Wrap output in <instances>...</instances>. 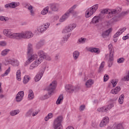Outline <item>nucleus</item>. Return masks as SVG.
<instances>
[{"label": "nucleus", "mask_w": 129, "mask_h": 129, "mask_svg": "<svg viewBox=\"0 0 129 129\" xmlns=\"http://www.w3.org/2000/svg\"><path fill=\"white\" fill-rule=\"evenodd\" d=\"M38 55L40 57L37 60H34L29 66V69L30 70H34L35 68H37L38 66L43 62L44 59H46V60H48L50 61L51 60V57L47 55L44 51L42 50H40L37 52Z\"/></svg>", "instance_id": "f257e3e1"}, {"label": "nucleus", "mask_w": 129, "mask_h": 129, "mask_svg": "<svg viewBox=\"0 0 129 129\" xmlns=\"http://www.w3.org/2000/svg\"><path fill=\"white\" fill-rule=\"evenodd\" d=\"M56 85L57 82L56 81H54L50 84L49 86L46 89L48 93L42 97V99H48V98H50V97L54 94V90L56 89Z\"/></svg>", "instance_id": "f03ea898"}, {"label": "nucleus", "mask_w": 129, "mask_h": 129, "mask_svg": "<svg viewBox=\"0 0 129 129\" xmlns=\"http://www.w3.org/2000/svg\"><path fill=\"white\" fill-rule=\"evenodd\" d=\"M3 34L5 37H7V38H10V39H16V40H18V33L13 32V29L11 28L3 29Z\"/></svg>", "instance_id": "7ed1b4c3"}, {"label": "nucleus", "mask_w": 129, "mask_h": 129, "mask_svg": "<svg viewBox=\"0 0 129 129\" xmlns=\"http://www.w3.org/2000/svg\"><path fill=\"white\" fill-rule=\"evenodd\" d=\"M34 34L31 31H22L18 34L17 40L22 39H31L33 38Z\"/></svg>", "instance_id": "20e7f679"}, {"label": "nucleus", "mask_w": 129, "mask_h": 129, "mask_svg": "<svg viewBox=\"0 0 129 129\" xmlns=\"http://www.w3.org/2000/svg\"><path fill=\"white\" fill-rule=\"evenodd\" d=\"M98 7H99V5L98 4H96L92 7L88 9L85 13L86 18H90V17H91V16H92L96 11H97Z\"/></svg>", "instance_id": "39448f33"}, {"label": "nucleus", "mask_w": 129, "mask_h": 129, "mask_svg": "<svg viewBox=\"0 0 129 129\" xmlns=\"http://www.w3.org/2000/svg\"><path fill=\"white\" fill-rule=\"evenodd\" d=\"M63 120V117L62 116H58L54 121L53 125L54 129H63L62 128V121Z\"/></svg>", "instance_id": "423d86ee"}, {"label": "nucleus", "mask_w": 129, "mask_h": 129, "mask_svg": "<svg viewBox=\"0 0 129 129\" xmlns=\"http://www.w3.org/2000/svg\"><path fill=\"white\" fill-rule=\"evenodd\" d=\"M121 12V8H118L116 9H111L110 10V12L109 14L107 15V19H110L111 18H112V17H115V16H117L119 14V13Z\"/></svg>", "instance_id": "0eeeda50"}, {"label": "nucleus", "mask_w": 129, "mask_h": 129, "mask_svg": "<svg viewBox=\"0 0 129 129\" xmlns=\"http://www.w3.org/2000/svg\"><path fill=\"white\" fill-rule=\"evenodd\" d=\"M38 54L34 53V54H31L27 56L26 61V63L27 64H30V63H32L33 61L36 60H38Z\"/></svg>", "instance_id": "6e6552de"}, {"label": "nucleus", "mask_w": 129, "mask_h": 129, "mask_svg": "<svg viewBox=\"0 0 129 129\" xmlns=\"http://www.w3.org/2000/svg\"><path fill=\"white\" fill-rule=\"evenodd\" d=\"M113 107V103L109 104L107 107H102L101 108L97 109L98 112H106L108 109H111Z\"/></svg>", "instance_id": "1a4fd4ad"}, {"label": "nucleus", "mask_w": 129, "mask_h": 129, "mask_svg": "<svg viewBox=\"0 0 129 129\" xmlns=\"http://www.w3.org/2000/svg\"><path fill=\"white\" fill-rule=\"evenodd\" d=\"M66 91L68 93H73L74 91H76V87L72 85H67L65 86Z\"/></svg>", "instance_id": "9d476101"}, {"label": "nucleus", "mask_w": 129, "mask_h": 129, "mask_svg": "<svg viewBox=\"0 0 129 129\" xmlns=\"http://www.w3.org/2000/svg\"><path fill=\"white\" fill-rule=\"evenodd\" d=\"M50 26V23H46L44 25L40 26L37 29L39 33H43L46 31L49 28Z\"/></svg>", "instance_id": "9b49d317"}, {"label": "nucleus", "mask_w": 129, "mask_h": 129, "mask_svg": "<svg viewBox=\"0 0 129 129\" xmlns=\"http://www.w3.org/2000/svg\"><path fill=\"white\" fill-rule=\"evenodd\" d=\"M108 122H109V118L107 116L104 117L101 121L100 123V127H103L104 126H106L107 124H108Z\"/></svg>", "instance_id": "f8f14e48"}, {"label": "nucleus", "mask_w": 129, "mask_h": 129, "mask_svg": "<svg viewBox=\"0 0 129 129\" xmlns=\"http://www.w3.org/2000/svg\"><path fill=\"white\" fill-rule=\"evenodd\" d=\"M71 13L67 11L60 18L59 20V22L60 23H63V22H65L69 17H70Z\"/></svg>", "instance_id": "ddd939ff"}, {"label": "nucleus", "mask_w": 129, "mask_h": 129, "mask_svg": "<svg viewBox=\"0 0 129 129\" xmlns=\"http://www.w3.org/2000/svg\"><path fill=\"white\" fill-rule=\"evenodd\" d=\"M19 6H20V3L12 2L10 4L5 5V8L6 9H9V8H11V9H15V8H17V7H19Z\"/></svg>", "instance_id": "4468645a"}, {"label": "nucleus", "mask_w": 129, "mask_h": 129, "mask_svg": "<svg viewBox=\"0 0 129 129\" xmlns=\"http://www.w3.org/2000/svg\"><path fill=\"white\" fill-rule=\"evenodd\" d=\"M24 98V91H21L18 93L16 96V101L17 102H21Z\"/></svg>", "instance_id": "2eb2a0df"}, {"label": "nucleus", "mask_w": 129, "mask_h": 129, "mask_svg": "<svg viewBox=\"0 0 129 129\" xmlns=\"http://www.w3.org/2000/svg\"><path fill=\"white\" fill-rule=\"evenodd\" d=\"M43 74H44V71L43 70H40L38 73V74H37L35 77L34 78L35 82H38V81H40V80H41V78L43 77Z\"/></svg>", "instance_id": "dca6fc26"}, {"label": "nucleus", "mask_w": 129, "mask_h": 129, "mask_svg": "<svg viewBox=\"0 0 129 129\" xmlns=\"http://www.w3.org/2000/svg\"><path fill=\"white\" fill-rule=\"evenodd\" d=\"M25 8L29 11L31 16H35V11H34V9H33V6H32V5L29 3H26Z\"/></svg>", "instance_id": "f3484780"}, {"label": "nucleus", "mask_w": 129, "mask_h": 129, "mask_svg": "<svg viewBox=\"0 0 129 129\" xmlns=\"http://www.w3.org/2000/svg\"><path fill=\"white\" fill-rule=\"evenodd\" d=\"M125 14H126V12H122V14L116 15L112 18L113 22H118L119 21H120L121 18H122V16H124Z\"/></svg>", "instance_id": "a211bd4d"}, {"label": "nucleus", "mask_w": 129, "mask_h": 129, "mask_svg": "<svg viewBox=\"0 0 129 129\" xmlns=\"http://www.w3.org/2000/svg\"><path fill=\"white\" fill-rule=\"evenodd\" d=\"M34 53V48H33V44L29 43L27 45V53L28 56Z\"/></svg>", "instance_id": "6ab92c4d"}, {"label": "nucleus", "mask_w": 129, "mask_h": 129, "mask_svg": "<svg viewBox=\"0 0 129 129\" xmlns=\"http://www.w3.org/2000/svg\"><path fill=\"white\" fill-rule=\"evenodd\" d=\"M87 51L91 52V53H96V54H99L100 53V50L99 48L95 47H87Z\"/></svg>", "instance_id": "aec40b11"}, {"label": "nucleus", "mask_w": 129, "mask_h": 129, "mask_svg": "<svg viewBox=\"0 0 129 129\" xmlns=\"http://www.w3.org/2000/svg\"><path fill=\"white\" fill-rule=\"evenodd\" d=\"M125 30H126V28L125 27L120 28L119 30L116 33V34L114 35L113 37L117 38V37L120 36V35H121L122 33H123V32H125Z\"/></svg>", "instance_id": "412c9836"}, {"label": "nucleus", "mask_w": 129, "mask_h": 129, "mask_svg": "<svg viewBox=\"0 0 129 129\" xmlns=\"http://www.w3.org/2000/svg\"><path fill=\"white\" fill-rule=\"evenodd\" d=\"M6 64H12L13 66H19L20 62L18 60H7Z\"/></svg>", "instance_id": "4be33fe9"}, {"label": "nucleus", "mask_w": 129, "mask_h": 129, "mask_svg": "<svg viewBox=\"0 0 129 129\" xmlns=\"http://www.w3.org/2000/svg\"><path fill=\"white\" fill-rule=\"evenodd\" d=\"M50 9L53 12H57L59 10V4H51Z\"/></svg>", "instance_id": "5701e85b"}, {"label": "nucleus", "mask_w": 129, "mask_h": 129, "mask_svg": "<svg viewBox=\"0 0 129 129\" xmlns=\"http://www.w3.org/2000/svg\"><path fill=\"white\" fill-rule=\"evenodd\" d=\"M78 6L77 5H75L73 6L71 8H70L68 11L71 14H72L73 15H76L77 14V12L76 11H74V10L77 8Z\"/></svg>", "instance_id": "b1692460"}, {"label": "nucleus", "mask_w": 129, "mask_h": 129, "mask_svg": "<svg viewBox=\"0 0 129 129\" xmlns=\"http://www.w3.org/2000/svg\"><path fill=\"white\" fill-rule=\"evenodd\" d=\"M94 83V82L92 80V79H89L86 82L85 86L87 87V88H89L91 86H92Z\"/></svg>", "instance_id": "393cba45"}, {"label": "nucleus", "mask_w": 129, "mask_h": 129, "mask_svg": "<svg viewBox=\"0 0 129 129\" xmlns=\"http://www.w3.org/2000/svg\"><path fill=\"white\" fill-rule=\"evenodd\" d=\"M112 61H113V52H110L108 67H110L112 65Z\"/></svg>", "instance_id": "a878e982"}, {"label": "nucleus", "mask_w": 129, "mask_h": 129, "mask_svg": "<svg viewBox=\"0 0 129 129\" xmlns=\"http://www.w3.org/2000/svg\"><path fill=\"white\" fill-rule=\"evenodd\" d=\"M119 91H120V87L117 86L115 89L111 90L110 93L112 94H117Z\"/></svg>", "instance_id": "bb28decb"}, {"label": "nucleus", "mask_w": 129, "mask_h": 129, "mask_svg": "<svg viewBox=\"0 0 129 129\" xmlns=\"http://www.w3.org/2000/svg\"><path fill=\"white\" fill-rule=\"evenodd\" d=\"M111 31H112V29L111 28H110L108 30L104 31L102 34V37L104 38H106V37H107V36H109Z\"/></svg>", "instance_id": "cd10ccee"}, {"label": "nucleus", "mask_w": 129, "mask_h": 129, "mask_svg": "<svg viewBox=\"0 0 129 129\" xmlns=\"http://www.w3.org/2000/svg\"><path fill=\"white\" fill-rule=\"evenodd\" d=\"M71 36V34H68L67 35L64 36L62 40H61V44H64V43H66V42H67V41H68V39L70 38Z\"/></svg>", "instance_id": "c85d7f7f"}, {"label": "nucleus", "mask_w": 129, "mask_h": 129, "mask_svg": "<svg viewBox=\"0 0 129 129\" xmlns=\"http://www.w3.org/2000/svg\"><path fill=\"white\" fill-rule=\"evenodd\" d=\"M45 42L43 40L39 41L36 45V49H41L44 46Z\"/></svg>", "instance_id": "c756f323"}, {"label": "nucleus", "mask_w": 129, "mask_h": 129, "mask_svg": "<svg viewBox=\"0 0 129 129\" xmlns=\"http://www.w3.org/2000/svg\"><path fill=\"white\" fill-rule=\"evenodd\" d=\"M113 129H124L123 126H122V124H121V123L114 124L113 125Z\"/></svg>", "instance_id": "7c9ffc66"}, {"label": "nucleus", "mask_w": 129, "mask_h": 129, "mask_svg": "<svg viewBox=\"0 0 129 129\" xmlns=\"http://www.w3.org/2000/svg\"><path fill=\"white\" fill-rule=\"evenodd\" d=\"M100 20V17L98 16H95L92 19L91 23H92V24H97V23H99Z\"/></svg>", "instance_id": "2f4dec72"}, {"label": "nucleus", "mask_w": 129, "mask_h": 129, "mask_svg": "<svg viewBox=\"0 0 129 129\" xmlns=\"http://www.w3.org/2000/svg\"><path fill=\"white\" fill-rule=\"evenodd\" d=\"M79 55H80V52H79V51H74L73 53V56L74 60H77L78 58L79 57Z\"/></svg>", "instance_id": "473e14b6"}, {"label": "nucleus", "mask_w": 129, "mask_h": 129, "mask_svg": "<svg viewBox=\"0 0 129 129\" xmlns=\"http://www.w3.org/2000/svg\"><path fill=\"white\" fill-rule=\"evenodd\" d=\"M34 98V92L33 90H30L28 93V99L29 100H32Z\"/></svg>", "instance_id": "72a5a7b5"}, {"label": "nucleus", "mask_w": 129, "mask_h": 129, "mask_svg": "<svg viewBox=\"0 0 129 129\" xmlns=\"http://www.w3.org/2000/svg\"><path fill=\"white\" fill-rule=\"evenodd\" d=\"M21 70H17L16 72V78H17V80H18V81H21V80H22V78H21Z\"/></svg>", "instance_id": "f704fd0d"}, {"label": "nucleus", "mask_w": 129, "mask_h": 129, "mask_svg": "<svg viewBox=\"0 0 129 129\" xmlns=\"http://www.w3.org/2000/svg\"><path fill=\"white\" fill-rule=\"evenodd\" d=\"M31 80V78L29 76H25L23 78V83L24 84H27L29 81Z\"/></svg>", "instance_id": "c9c22d12"}, {"label": "nucleus", "mask_w": 129, "mask_h": 129, "mask_svg": "<svg viewBox=\"0 0 129 129\" xmlns=\"http://www.w3.org/2000/svg\"><path fill=\"white\" fill-rule=\"evenodd\" d=\"M71 32H72V31L69 27L68 26H66L62 31V34H70L69 33Z\"/></svg>", "instance_id": "e433bc0d"}, {"label": "nucleus", "mask_w": 129, "mask_h": 129, "mask_svg": "<svg viewBox=\"0 0 129 129\" xmlns=\"http://www.w3.org/2000/svg\"><path fill=\"white\" fill-rule=\"evenodd\" d=\"M86 38H84L83 37H81L78 39V41H77L78 44H84L85 42L87 41Z\"/></svg>", "instance_id": "4c0bfd02"}, {"label": "nucleus", "mask_w": 129, "mask_h": 129, "mask_svg": "<svg viewBox=\"0 0 129 129\" xmlns=\"http://www.w3.org/2000/svg\"><path fill=\"white\" fill-rule=\"evenodd\" d=\"M63 95H59L57 100H56V104H60V102H62L63 101Z\"/></svg>", "instance_id": "58836bf2"}, {"label": "nucleus", "mask_w": 129, "mask_h": 129, "mask_svg": "<svg viewBox=\"0 0 129 129\" xmlns=\"http://www.w3.org/2000/svg\"><path fill=\"white\" fill-rule=\"evenodd\" d=\"M77 26V25L75 23H72L70 24L69 26H68V27L70 28V30H71V31H73L74 29H75V28H76V27Z\"/></svg>", "instance_id": "ea45409f"}, {"label": "nucleus", "mask_w": 129, "mask_h": 129, "mask_svg": "<svg viewBox=\"0 0 129 129\" xmlns=\"http://www.w3.org/2000/svg\"><path fill=\"white\" fill-rule=\"evenodd\" d=\"M48 12H49V7H46L43 9L41 12V15H46L48 14Z\"/></svg>", "instance_id": "a19ab883"}, {"label": "nucleus", "mask_w": 129, "mask_h": 129, "mask_svg": "<svg viewBox=\"0 0 129 129\" xmlns=\"http://www.w3.org/2000/svg\"><path fill=\"white\" fill-rule=\"evenodd\" d=\"M104 65H105V62L102 61L100 66L98 72H102L103 71V68H104Z\"/></svg>", "instance_id": "79ce46f5"}, {"label": "nucleus", "mask_w": 129, "mask_h": 129, "mask_svg": "<svg viewBox=\"0 0 129 129\" xmlns=\"http://www.w3.org/2000/svg\"><path fill=\"white\" fill-rule=\"evenodd\" d=\"M10 72H11V68H9L5 72L4 74H2L1 76L2 77H5V76H8Z\"/></svg>", "instance_id": "37998d69"}, {"label": "nucleus", "mask_w": 129, "mask_h": 129, "mask_svg": "<svg viewBox=\"0 0 129 129\" xmlns=\"http://www.w3.org/2000/svg\"><path fill=\"white\" fill-rule=\"evenodd\" d=\"M123 99H124V95H121L119 98V103L120 104H122L123 103Z\"/></svg>", "instance_id": "c03bdc74"}, {"label": "nucleus", "mask_w": 129, "mask_h": 129, "mask_svg": "<svg viewBox=\"0 0 129 129\" xmlns=\"http://www.w3.org/2000/svg\"><path fill=\"white\" fill-rule=\"evenodd\" d=\"M9 52H10V49H4L2 51L1 55L2 56H6V55L8 54V53H9Z\"/></svg>", "instance_id": "a18cd8bd"}, {"label": "nucleus", "mask_w": 129, "mask_h": 129, "mask_svg": "<svg viewBox=\"0 0 129 129\" xmlns=\"http://www.w3.org/2000/svg\"><path fill=\"white\" fill-rule=\"evenodd\" d=\"M52 117H53V113H48V115L45 117V121H48L49 119L52 118Z\"/></svg>", "instance_id": "49530a36"}, {"label": "nucleus", "mask_w": 129, "mask_h": 129, "mask_svg": "<svg viewBox=\"0 0 129 129\" xmlns=\"http://www.w3.org/2000/svg\"><path fill=\"white\" fill-rule=\"evenodd\" d=\"M117 82H118V80H112L111 81V83L112 84L113 87H115L116 86V84H117Z\"/></svg>", "instance_id": "de8ad7c7"}, {"label": "nucleus", "mask_w": 129, "mask_h": 129, "mask_svg": "<svg viewBox=\"0 0 129 129\" xmlns=\"http://www.w3.org/2000/svg\"><path fill=\"white\" fill-rule=\"evenodd\" d=\"M108 49L109 53H114V49H113V46H112V44H109L108 45Z\"/></svg>", "instance_id": "09e8293b"}, {"label": "nucleus", "mask_w": 129, "mask_h": 129, "mask_svg": "<svg viewBox=\"0 0 129 129\" xmlns=\"http://www.w3.org/2000/svg\"><path fill=\"white\" fill-rule=\"evenodd\" d=\"M110 11L109 9H104L101 11V14H108V15L110 13Z\"/></svg>", "instance_id": "8fccbe9b"}, {"label": "nucleus", "mask_w": 129, "mask_h": 129, "mask_svg": "<svg viewBox=\"0 0 129 129\" xmlns=\"http://www.w3.org/2000/svg\"><path fill=\"white\" fill-rule=\"evenodd\" d=\"M0 21H2L3 22H7V21H9V18L7 17L0 16Z\"/></svg>", "instance_id": "3c124183"}, {"label": "nucleus", "mask_w": 129, "mask_h": 129, "mask_svg": "<svg viewBox=\"0 0 129 129\" xmlns=\"http://www.w3.org/2000/svg\"><path fill=\"white\" fill-rule=\"evenodd\" d=\"M117 63H123L124 62V58L123 57H120L119 58H118L117 60Z\"/></svg>", "instance_id": "603ef678"}, {"label": "nucleus", "mask_w": 129, "mask_h": 129, "mask_svg": "<svg viewBox=\"0 0 129 129\" xmlns=\"http://www.w3.org/2000/svg\"><path fill=\"white\" fill-rule=\"evenodd\" d=\"M0 46L2 47H5V46H7V42L5 41H0Z\"/></svg>", "instance_id": "864d4df0"}, {"label": "nucleus", "mask_w": 129, "mask_h": 129, "mask_svg": "<svg viewBox=\"0 0 129 129\" xmlns=\"http://www.w3.org/2000/svg\"><path fill=\"white\" fill-rule=\"evenodd\" d=\"M85 109V106L84 105H82L80 106L79 108V111H83Z\"/></svg>", "instance_id": "5fc2aeb1"}, {"label": "nucleus", "mask_w": 129, "mask_h": 129, "mask_svg": "<svg viewBox=\"0 0 129 129\" xmlns=\"http://www.w3.org/2000/svg\"><path fill=\"white\" fill-rule=\"evenodd\" d=\"M10 113H20V110L19 109L12 110L10 112Z\"/></svg>", "instance_id": "6e6d98bb"}, {"label": "nucleus", "mask_w": 129, "mask_h": 129, "mask_svg": "<svg viewBox=\"0 0 129 129\" xmlns=\"http://www.w3.org/2000/svg\"><path fill=\"white\" fill-rule=\"evenodd\" d=\"M108 78H109L108 75H105L104 76V79H103L104 82H106V81H107V80H108Z\"/></svg>", "instance_id": "4d7b16f0"}, {"label": "nucleus", "mask_w": 129, "mask_h": 129, "mask_svg": "<svg viewBox=\"0 0 129 129\" xmlns=\"http://www.w3.org/2000/svg\"><path fill=\"white\" fill-rule=\"evenodd\" d=\"M127 39H129V34H127L126 35L122 37V39H123L124 41H125V40H127Z\"/></svg>", "instance_id": "13d9d810"}, {"label": "nucleus", "mask_w": 129, "mask_h": 129, "mask_svg": "<svg viewBox=\"0 0 129 129\" xmlns=\"http://www.w3.org/2000/svg\"><path fill=\"white\" fill-rule=\"evenodd\" d=\"M38 113V112H34V110H33V109H30L28 110L27 113Z\"/></svg>", "instance_id": "bf43d9fd"}, {"label": "nucleus", "mask_w": 129, "mask_h": 129, "mask_svg": "<svg viewBox=\"0 0 129 129\" xmlns=\"http://www.w3.org/2000/svg\"><path fill=\"white\" fill-rule=\"evenodd\" d=\"M2 12H5V10L3 7H0V13H2Z\"/></svg>", "instance_id": "052dcab7"}, {"label": "nucleus", "mask_w": 129, "mask_h": 129, "mask_svg": "<svg viewBox=\"0 0 129 129\" xmlns=\"http://www.w3.org/2000/svg\"><path fill=\"white\" fill-rule=\"evenodd\" d=\"M66 129H74V127H73V126H69Z\"/></svg>", "instance_id": "680f3d73"}, {"label": "nucleus", "mask_w": 129, "mask_h": 129, "mask_svg": "<svg viewBox=\"0 0 129 129\" xmlns=\"http://www.w3.org/2000/svg\"><path fill=\"white\" fill-rule=\"evenodd\" d=\"M17 114H18V113H11L10 115L12 116H15V115H17Z\"/></svg>", "instance_id": "e2e57ef3"}, {"label": "nucleus", "mask_w": 129, "mask_h": 129, "mask_svg": "<svg viewBox=\"0 0 129 129\" xmlns=\"http://www.w3.org/2000/svg\"><path fill=\"white\" fill-rule=\"evenodd\" d=\"M3 90H2V84L0 83V93L2 92Z\"/></svg>", "instance_id": "0e129e2a"}, {"label": "nucleus", "mask_w": 129, "mask_h": 129, "mask_svg": "<svg viewBox=\"0 0 129 129\" xmlns=\"http://www.w3.org/2000/svg\"><path fill=\"white\" fill-rule=\"evenodd\" d=\"M36 114H37V113H33L32 114V116H36Z\"/></svg>", "instance_id": "69168bd1"}, {"label": "nucleus", "mask_w": 129, "mask_h": 129, "mask_svg": "<svg viewBox=\"0 0 129 129\" xmlns=\"http://www.w3.org/2000/svg\"><path fill=\"white\" fill-rule=\"evenodd\" d=\"M4 95H0L1 98H4Z\"/></svg>", "instance_id": "338daca9"}, {"label": "nucleus", "mask_w": 129, "mask_h": 129, "mask_svg": "<svg viewBox=\"0 0 129 129\" xmlns=\"http://www.w3.org/2000/svg\"><path fill=\"white\" fill-rule=\"evenodd\" d=\"M0 39H3V35L0 34Z\"/></svg>", "instance_id": "774afa93"}]
</instances>
